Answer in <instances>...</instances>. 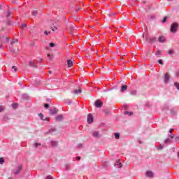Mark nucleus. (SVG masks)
Returning <instances> with one entry per match:
<instances>
[{
	"mask_svg": "<svg viewBox=\"0 0 179 179\" xmlns=\"http://www.w3.org/2000/svg\"><path fill=\"white\" fill-rule=\"evenodd\" d=\"M164 80L166 83H169V80H170V74L169 73H165Z\"/></svg>",
	"mask_w": 179,
	"mask_h": 179,
	"instance_id": "obj_4",
	"label": "nucleus"
},
{
	"mask_svg": "<svg viewBox=\"0 0 179 179\" xmlns=\"http://www.w3.org/2000/svg\"><path fill=\"white\" fill-rule=\"evenodd\" d=\"M115 139H120V134L115 133Z\"/></svg>",
	"mask_w": 179,
	"mask_h": 179,
	"instance_id": "obj_17",
	"label": "nucleus"
},
{
	"mask_svg": "<svg viewBox=\"0 0 179 179\" xmlns=\"http://www.w3.org/2000/svg\"><path fill=\"white\" fill-rule=\"evenodd\" d=\"M24 27H27V24H23L22 26L21 27V29H24Z\"/></svg>",
	"mask_w": 179,
	"mask_h": 179,
	"instance_id": "obj_27",
	"label": "nucleus"
},
{
	"mask_svg": "<svg viewBox=\"0 0 179 179\" xmlns=\"http://www.w3.org/2000/svg\"><path fill=\"white\" fill-rule=\"evenodd\" d=\"M87 122L88 124H92V122H93V115H92V114L88 115Z\"/></svg>",
	"mask_w": 179,
	"mask_h": 179,
	"instance_id": "obj_5",
	"label": "nucleus"
},
{
	"mask_svg": "<svg viewBox=\"0 0 179 179\" xmlns=\"http://www.w3.org/2000/svg\"><path fill=\"white\" fill-rule=\"evenodd\" d=\"M6 38L7 41H9V38Z\"/></svg>",
	"mask_w": 179,
	"mask_h": 179,
	"instance_id": "obj_47",
	"label": "nucleus"
},
{
	"mask_svg": "<svg viewBox=\"0 0 179 179\" xmlns=\"http://www.w3.org/2000/svg\"><path fill=\"white\" fill-rule=\"evenodd\" d=\"M20 171H22V166H19L17 169V171L14 172V173L15 174H19V173H20Z\"/></svg>",
	"mask_w": 179,
	"mask_h": 179,
	"instance_id": "obj_12",
	"label": "nucleus"
},
{
	"mask_svg": "<svg viewBox=\"0 0 179 179\" xmlns=\"http://www.w3.org/2000/svg\"><path fill=\"white\" fill-rule=\"evenodd\" d=\"M50 47H55V43H50Z\"/></svg>",
	"mask_w": 179,
	"mask_h": 179,
	"instance_id": "obj_25",
	"label": "nucleus"
},
{
	"mask_svg": "<svg viewBox=\"0 0 179 179\" xmlns=\"http://www.w3.org/2000/svg\"><path fill=\"white\" fill-rule=\"evenodd\" d=\"M63 116L62 115H59L57 117H55L56 121H61L62 120Z\"/></svg>",
	"mask_w": 179,
	"mask_h": 179,
	"instance_id": "obj_11",
	"label": "nucleus"
},
{
	"mask_svg": "<svg viewBox=\"0 0 179 179\" xmlns=\"http://www.w3.org/2000/svg\"><path fill=\"white\" fill-rule=\"evenodd\" d=\"M2 111H3V108L0 106V113H2Z\"/></svg>",
	"mask_w": 179,
	"mask_h": 179,
	"instance_id": "obj_37",
	"label": "nucleus"
},
{
	"mask_svg": "<svg viewBox=\"0 0 179 179\" xmlns=\"http://www.w3.org/2000/svg\"><path fill=\"white\" fill-rule=\"evenodd\" d=\"M49 73H52V72L51 71H49Z\"/></svg>",
	"mask_w": 179,
	"mask_h": 179,
	"instance_id": "obj_49",
	"label": "nucleus"
},
{
	"mask_svg": "<svg viewBox=\"0 0 179 179\" xmlns=\"http://www.w3.org/2000/svg\"><path fill=\"white\" fill-rule=\"evenodd\" d=\"M45 108H48L50 107V105L48 103H45L44 105Z\"/></svg>",
	"mask_w": 179,
	"mask_h": 179,
	"instance_id": "obj_28",
	"label": "nucleus"
},
{
	"mask_svg": "<svg viewBox=\"0 0 179 179\" xmlns=\"http://www.w3.org/2000/svg\"><path fill=\"white\" fill-rule=\"evenodd\" d=\"M58 145V143H57V141H52V146L53 148H55V146H57Z\"/></svg>",
	"mask_w": 179,
	"mask_h": 179,
	"instance_id": "obj_14",
	"label": "nucleus"
},
{
	"mask_svg": "<svg viewBox=\"0 0 179 179\" xmlns=\"http://www.w3.org/2000/svg\"><path fill=\"white\" fill-rule=\"evenodd\" d=\"M43 121H50V117H45L44 119H42Z\"/></svg>",
	"mask_w": 179,
	"mask_h": 179,
	"instance_id": "obj_29",
	"label": "nucleus"
},
{
	"mask_svg": "<svg viewBox=\"0 0 179 179\" xmlns=\"http://www.w3.org/2000/svg\"><path fill=\"white\" fill-rule=\"evenodd\" d=\"M158 63L160 64V65H163V60L159 59Z\"/></svg>",
	"mask_w": 179,
	"mask_h": 179,
	"instance_id": "obj_26",
	"label": "nucleus"
},
{
	"mask_svg": "<svg viewBox=\"0 0 179 179\" xmlns=\"http://www.w3.org/2000/svg\"><path fill=\"white\" fill-rule=\"evenodd\" d=\"M143 38H145V35L143 34Z\"/></svg>",
	"mask_w": 179,
	"mask_h": 179,
	"instance_id": "obj_48",
	"label": "nucleus"
},
{
	"mask_svg": "<svg viewBox=\"0 0 179 179\" xmlns=\"http://www.w3.org/2000/svg\"><path fill=\"white\" fill-rule=\"evenodd\" d=\"M12 69H14L15 72H17V69L16 66H12Z\"/></svg>",
	"mask_w": 179,
	"mask_h": 179,
	"instance_id": "obj_24",
	"label": "nucleus"
},
{
	"mask_svg": "<svg viewBox=\"0 0 179 179\" xmlns=\"http://www.w3.org/2000/svg\"><path fill=\"white\" fill-rule=\"evenodd\" d=\"M37 13H38V12L37 11V10H34L32 11V15L33 16H36V15H37Z\"/></svg>",
	"mask_w": 179,
	"mask_h": 179,
	"instance_id": "obj_15",
	"label": "nucleus"
},
{
	"mask_svg": "<svg viewBox=\"0 0 179 179\" xmlns=\"http://www.w3.org/2000/svg\"><path fill=\"white\" fill-rule=\"evenodd\" d=\"M4 162L3 158H0V164H3Z\"/></svg>",
	"mask_w": 179,
	"mask_h": 179,
	"instance_id": "obj_21",
	"label": "nucleus"
},
{
	"mask_svg": "<svg viewBox=\"0 0 179 179\" xmlns=\"http://www.w3.org/2000/svg\"><path fill=\"white\" fill-rule=\"evenodd\" d=\"M173 131H174V129H171L169 130L170 134H173Z\"/></svg>",
	"mask_w": 179,
	"mask_h": 179,
	"instance_id": "obj_35",
	"label": "nucleus"
},
{
	"mask_svg": "<svg viewBox=\"0 0 179 179\" xmlns=\"http://www.w3.org/2000/svg\"><path fill=\"white\" fill-rule=\"evenodd\" d=\"M107 15H109V16H111V15H110L108 13H107Z\"/></svg>",
	"mask_w": 179,
	"mask_h": 179,
	"instance_id": "obj_50",
	"label": "nucleus"
},
{
	"mask_svg": "<svg viewBox=\"0 0 179 179\" xmlns=\"http://www.w3.org/2000/svg\"><path fill=\"white\" fill-rule=\"evenodd\" d=\"M169 1H172V0H169Z\"/></svg>",
	"mask_w": 179,
	"mask_h": 179,
	"instance_id": "obj_52",
	"label": "nucleus"
},
{
	"mask_svg": "<svg viewBox=\"0 0 179 179\" xmlns=\"http://www.w3.org/2000/svg\"><path fill=\"white\" fill-rule=\"evenodd\" d=\"M156 41V38H150V43H155Z\"/></svg>",
	"mask_w": 179,
	"mask_h": 179,
	"instance_id": "obj_16",
	"label": "nucleus"
},
{
	"mask_svg": "<svg viewBox=\"0 0 179 179\" xmlns=\"http://www.w3.org/2000/svg\"><path fill=\"white\" fill-rule=\"evenodd\" d=\"M157 55H160V54H161V52H160V50H158V51H157Z\"/></svg>",
	"mask_w": 179,
	"mask_h": 179,
	"instance_id": "obj_34",
	"label": "nucleus"
},
{
	"mask_svg": "<svg viewBox=\"0 0 179 179\" xmlns=\"http://www.w3.org/2000/svg\"><path fill=\"white\" fill-rule=\"evenodd\" d=\"M119 167H120V169H121V167H122V164L120 163L119 164Z\"/></svg>",
	"mask_w": 179,
	"mask_h": 179,
	"instance_id": "obj_38",
	"label": "nucleus"
},
{
	"mask_svg": "<svg viewBox=\"0 0 179 179\" xmlns=\"http://www.w3.org/2000/svg\"><path fill=\"white\" fill-rule=\"evenodd\" d=\"M158 41H159V43H164V41H166V38L164 36H159Z\"/></svg>",
	"mask_w": 179,
	"mask_h": 179,
	"instance_id": "obj_9",
	"label": "nucleus"
},
{
	"mask_svg": "<svg viewBox=\"0 0 179 179\" xmlns=\"http://www.w3.org/2000/svg\"><path fill=\"white\" fill-rule=\"evenodd\" d=\"M124 114H125V115H127V114H129V112H128V111H125V112H124Z\"/></svg>",
	"mask_w": 179,
	"mask_h": 179,
	"instance_id": "obj_41",
	"label": "nucleus"
},
{
	"mask_svg": "<svg viewBox=\"0 0 179 179\" xmlns=\"http://www.w3.org/2000/svg\"><path fill=\"white\" fill-rule=\"evenodd\" d=\"M51 32L50 31H44V34L45 35V36H48V34H50Z\"/></svg>",
	"mask_w": 179,
	"mask_h": 179,
	"instance_id": "obj_23",
	"label": "nucleus"
},
{
	"mask_svg": "<svg viewBox=\"0 0 179 179\" xmlns=\"http://www.w3.org/2000/svg\"><path fill=\"white\" fill-rule=\"evenodd\" d=\"M13 108H16L17 107V104L15 103L13 105Z\"/></svg>",
	"mask_w": 179,
	"mask_h": 179,
	"instance_id": "obj_33",
	"label": "nucleus"
},
{
	"mask_svg": "<svg viewBox=\"0 0 179 179\" xmlns=\"http://www.w3.org/2000/svg\"><path fill=\"white\" fill-rule=\"evenodd\" d=\"M174 85L178 89V90H179V83H174Z\"/></svg>",
	"mask_w": 179,
	"mask_h": 179,
	"instance_id": "obj_19",
	"label": "nucleus"
},
{
	"mask_svg": "<svg viewBox=\"0 0 179 179\" xmlns=\"http://www.w3.org/2000/svg\"><path fill=\"white\" fill-rule=\"evenodd\" d=\"M171 139H173L174 138V136L171 135Z\"/></svg>",
	"mask_w": 179,
	"mask_h": 179,
	"instance_id": "obj_44",
	"label": "nucleus"
},
{
	"mask_svg": "<svg viewBox=\"0 0 179 179\" xmlns=\"http://www.w3.org/2000/svg\"><path fill=\"white\" fill-rule=\"evenodd\" d=\"M177 29H178V24L174 22L171 26V33H176L177 31Z\"/></svg>",
	"mask_w": 179,
	"mask_h": 179,
	"instance_id": "obj_1",
	"label": "nucleus"
},
{
	"mask_svg": "<svg viewBox=\"0 0 179 179\" xmlns=\"http://www.w3.org/2000/svg\"><path fill=\"white\" fill-rule=\"evenodd\" d=\"M67 65L69 68H72V66H73V62H72V60L71 59L67 60Z\"/></svg>",
	"mask_w": 179,
	"mask_h": 179,
	"instance_id": "obj_6",
	"label": "nucleus"
},
{
	"mask_svg": "<svg viewBox=\"0 0 179 179\" xmlns=\"http://www.w3.org/2000/svg\"><path fill=\"white\" fill-rule=\"evenodd\" d=\"M11 44H15V41H11Z\"/></svg>",
	"mask_w": 179,
	"mask_h": 179,
	"instance_id": "obj_46",
	"label": "nucleus"
},
{
	"mask_svg": "<svg viewBox=\"0 0 179 179\" xmlns=\"http://www.w3.org/2000/svg\"><path fill=\"white\" fill-rule=\"evenodd\" d=\"M12 13H10V11H8L7 12V17H9V16H10Z\"/></svg>",
	"mask_w": 179,
	"mask_h": 179,
	"instance_id": "obj_30",
	"label": "nucleus"
},
{
	"mask_svg": "<svg viewBox=\"0 0 179 179\" xmlns=\"http://www.w3.org/2000/svg\"><path fill=\"white\" fill-rule=\"evenodd\" d=\"M38 145H41V144H40V143L38 144V143H35V148H38Z\"/></svg>",
	"mask_w": 179,
	"mask_h": 179,
	"instance_id": "obj_36",
	"label": "nucleus"
},
{
	"mask_svg": "<svg viewBox=\"0 0 179 179\" xmlns=\"http://www.w3.org/2000/svg\"><path fill=\"white\" fill-rule=\"evenodd\" d=\"M38 117H40V118H41V120H43V118H44V115H43V113H39V114H38Z\"/></svg>",
	"mask_w": 179,
	"mask_h": 179,
	"instance_id": "obj_20",
	"label": "nucleus"
},
{
	"mask_svg": "<svg viewBox=\"0 0 179 179\" xmlns=\"http://www.w3.org/2000/svg\"><path fill=\"white\" fill-rule=\"evenodd\" d=\"M30 66H34V63L33 62H29Z\"/></svg>",
	"mask_w": 179,
	"mask_h": 179,
	"instance_id": "obj_32",
	"label": "nucleus"
},
{
	"mask_svg": "<svg viewBox=\"0 0 179 179\" xmlns=\"http://www.w3.org/2000/svg\"><path fill=\"white\" fill-rule=\"evenodd\" d=\"M46 179H52V177H51V176H48V177L46 178Z\"/></svg>",
	"mask_w": 179,
	"mask_h": 179,
	"instance_id": "obj_39",
	"label": "nucleus"
},
{
	"mask_svg": "<svg viewBox=\"0 0 179 179\" xmlns=\"http://www.w3.org/2000/svg\"><path fill=\"white\" fill-rule=\"evenodd\" d=\"M166 22H167V17H164L162 20V23H166Z\"/></svg>",
	"mask_w": 179,
	"mask_h": 179,
	"instance_id": "obj_22",
	"label": "nucleus"
},
{
	"mask_svg": "<svg viewBox=\"0 0 179 179\" xmlns=\"http://www.w3.org/2000/svg\"><path fill=\"white\" fill-rule=\"evenodd\" d=\"M76 12H78V10H76Z\"/></svg>",
	"mask_w": 179,
	"mask_h": 179,
	"instance_id": "obj_51",
	"label": "nucleus"
},
{
	"mask_svg": "<svg viewBox=\"0 0 179 179\" xmlns=\"http://www.w3.org/2000/svg\"><path fill=\"white\" fill-rule=\"evenodd\" d=\"M93 136H94L95 138H98L99 137V132L98 131H94L93 133Z\"/></svg>",
	"mask_w": 179,
	"mask_h": 179,
	"instance_id": "obj_13",
	"label": "nucleus"
},
{
	"mask_svg": "<svg viewBox=\"0 0 179 179\" xmlns=\"http://www.w3.org/2000/svg\"><path fill=\"white\" fill-rule=\"evenodd\" d=\"M58 113V109H57L56 108H53L52 109H50V114L51 115H54L55 114Z\"/></svg>",
	"mask_w": 179,
	"mask_h": 179,
	"instance_id": "obj_3",
	"label": "nucleus"
},
{
	"mask_svg": "<svg viewBox=\"0 0 179 179\" xmlns=\"http://www.w3.org/2000/svg\"><path fill=\"white\" fill-rule=\"evenodd\" d=\"M48 57L51 59V55L48 54Z\"/></svg>",
	"mask_w": 179,
	"mask_h": 179,
	"instance_id": "obj_42",
	"label": "nucleus"
},
{
	"mask_svg": "<svg viewBox=\"0 0 179 179\" xmlns=\"http://www.w3.org/2000/svg\"><path fill=\"white\" fill-rule=\"evenodd\" d=\"M77 160H80V157H78Z\"/></svg>",
	"mask_w": 179,
	"mask_h": 179,
	"instance_id": "obj_43",
	"label": "nucleus"
},
{
	"mask_svg": "<svg viewBox=\"0 0 179 179\" xmlns=\"http://www.w3.org/2000/svg\"><path fill=\"white\" fill-rule=\"evenodd\" d=\"M81 93H82V89H78V90H75V91H74V94L76 95V96H78V95H79V94H81Z\"/></svg>",
	"mask_w": 179,
	"mask_h": 179,
	"instance_id": "obj_7",
	"label": "nucleus"
},
{
	"mask_svg": "<svg viewBox=\"0 0 179 179\" xmlns=\"http://www.w3.org/2000/svg\"><path fill=\"white\" fill-rule=\"evenodd\" d=\"M168 54H169L170 55H171V54H174V50H169L168 51Z\"/></svg>",
	"mask_w": 179,
	"mask_h": 179,
	"instance_id": "obj_18",
	"label": "nucleus"
},
{
	"mask_svg": "<svg viewBox=\"0 0 179 179\" xmlns=\"http://www.w3.org/2000/svg\"><path fill=\"white\" fill-rule=\"evenodd\" d=\"M128 89V86L127 85H122L121 92H127V90Z\"/></svg>",
	"mask_w": 179,
	"mask_h": 179,
	"instance_id": "obj_10",
	"label": "nucleus"
},
{
	"mask_svg": "<svg viewBox=\"0 0 179 179\" xmlns=\"http://www.w3.org/2000/svg\"><path fill=\"white\" fill-rule=\"evenodd\" d=\"M70 30H71V33L73 31V27H71L70 28Z\"/></svg>",
	"mask_w": 179,
	"mask_h": 179,
	"instance_id": "obj_40",
	"label": "nucleus"
},
{
	"mask_svg": "<svg viewBox=\"0 0 179 179\" xmlns=\"http://www.w3.org/2000/svg\"><path fill=\"white\" fill-rule=\"evenodd\" d=\"M94 106H95V107H96L97 108H100L101 107L103 106V102H101V101H100V100H96V101L94 102Z\"/></svg>",
	"mask_w": 179,
	"mask_h": 179,
	"instance_id": "obj_2",
	"label": "nucleus"
},
{
	"mask_svg": "<svg viewBox=\"0 0 179 179\" xmlns=\"http://www.w3.org/2000/svg\"><path fill=\"white\" fill-rule=\"evenodd\" d=\"M146 177H153V172L148 171L145 173Z\"/></svg>",
	"mask_w": 179,
	"mask_h": 179,
	"instance_id": "obj_8",
	"label": "nucleus"
},
{
	"mask_svg": "<svg viewBox=\"0 0 179 179\" xmlns=\"http://www.w3.org/2000/svg\"><path fill=\"white\" fill-rule=\"evenodd\" d=\"M129 115H132V112L129 113Z\"/></svg>",
	"mask_w": 179,
	"mask_h": 179,
	"instance_id": "obj_45",
	"label": "nucleus"
},
{
	"mask_svg": "<svg viewBox=\"0 0 179 179\" xmlns=\"http://www.w3.org/2000/svg\"><path fill=\"white\" fill-rule=\"evenodd\" d=\"M52 31H55V30H57V29H58L57 27H54L53 28L52 27Z\"/></svg>",
	"mask_w": 179,
	"mask_h": 179,
	"instance_id": "obj_31",
	"label": "nucleus"
}]
</instances>
